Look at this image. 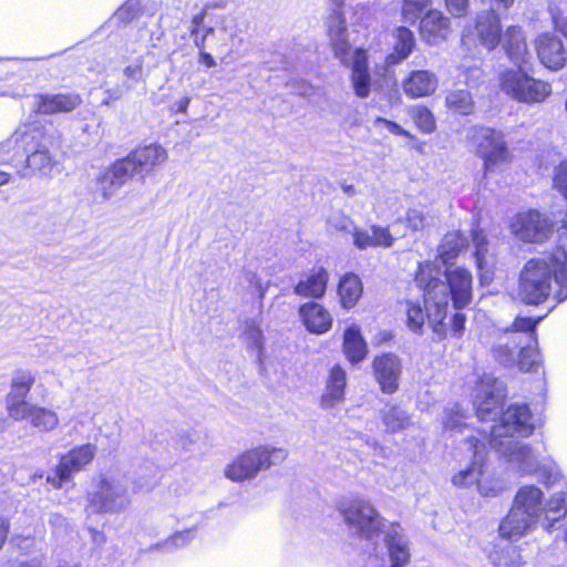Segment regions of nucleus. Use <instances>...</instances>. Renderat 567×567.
Instances as JSON below:
<instances>
[{"label":"nucleus","mask_w":567,"mask_h":567,"mask_svg":"<svg viewBox=\"0 0 567 567\" xmlns=\"http://www.w3.org/2000/svg\"><path fill=\"white\" fill-rule=\"evenodd\" d=\"M414 280L424 292L433 331L443 334L450 301L455 309H463L472 300L471 272L463 267L443 270L439 260L424 261L419 265Z\"/></svg>","instance_id":"nucleus-1"},{"label":"nucleus","mask_w":567,"mask_h":567,"mask_svg":"<svg viewBox=\"0 0 567 567\" xmlns=\"http://www.w3.org/2000/svg\"><path fill=\"white\" fill-rule=\"evenodd\" d=\"M518 299L540 305L553 298L567 299V250L558 248L547 256L528 260L519 274Z\"/></svg>","instance_id":"nucleus-2"},{"label":"nucleus","mask_w":567,"mask_h":567,"mask_svg":"<svg viewBox=\"0 0 567 567\" xmlns=\"http://www.w3.org/2000/svg\"><path fill=\"white\" fill-rule=\"evenodd\" d=\"M131 496L127 480L114 475L95 478L86 496V512L90 514H120L128 508Z\"/></svg>","instance_id":"nucleus-3"},{"label":"nucleus","mask_w":567,"mask_h":567,"mask_svg":"<svg viewBox=\"0 0 567 567\" xmlns=\"http://www.w3.org/2000/svg\"><path fill=\"white\" fill-rule=\"evenodd\" d=\"M288 457V450L272 445H259L240 453L224 470L231 482L254 480L259 472L281 464Z\"/></svg>","instance_id":"nucleus-4"},{"label":"nucleus","mask_w":567,"mask_h":567,"mask_svg":"<svg viewBox=\"0 0 567 567\" xmlns=\"http://www.w3.org/2000/svg\"><path fill=\"white\" fill-rule=\"evenodd\" d=\"M349 532L365 540H373L389 525L368 499L360 497L342 498L337 503Z\"/></svg>","instance_id":"nucleus-5"},{"label":"nucleus","mask_w":567,"mask_h":567,"mask_svg":"<svg viewBox=\"0 0 567 567\" xmlns=\"http://www.w3.org/2000/svg\"><path fill=\"white\" fill-rule=\"evenodd\" d=\"M498 86L504 94L525 104L543 103L551 94L548 82L530 76L523 66L501 70Z\"/></svg>","instance_id":"nucleus-6"},{"label":"nucleus","mask_w":567,"mask_h":567,"mask_svg":"<svg viewBox=\"0 0 567 567\" xmlns=\"http://www.w3.org/2000/svg\"><path fill=\"white\" fill-rule=\"evenodd\" d=\"M472 144L483 159L484 175L502 171L512 161L503 133L489 127H477L472 131Z\"/></svg>","instance_id":"nucleus-7"},{"label":"nucleus","mask_w":567,"mask_h":567,"mask_svg":"<svg viewBox=\"0 0 567 567\" xmlns=\"http://www.w3.org/2000/svg\"><path fill=\"white\" fill-rule=\"evenodd\" d=\"M534 430V417L528 405L512 404L501 413L497 423L491 426L487 443L492 445L516 436L527 437Z\"/></svg>","instance_id":"nucleus-8"},{"label":"nucleus","mask_w":567,"mask_h":567,"mask_svg":"<svg viewBox=\"0 0 567 567\" xmlns=\"http://www.w3.org/2000/svg\"><path fill=\"white\" fill-rule=\"evenodd\" d=\"M462 450L468 454L471 464L457 472L452 477V483L457 487H470L477 485L487 472V433L485 430H477L467 435L462 444Z\"/></svg>","instance_id":"nucleus-9"},{"label":"nucleus","mask_w":567,"mask_h":567,"mask_svg":"<svg viewBox=\"0 0 567 567\" xmlns=\"http://www.w3.org/2000/svg\"><path fill=\"white\" fill-rule=\"evenodd\" d=\"M491 447H493L506 463L523 475L537 473L539 464L543 461L539 458L536 449L517 439H508L506 442L492 444Z\"/></svg>","instance_id":"nucleus-10"},{"label":"nucleus","mask_w":567,"mask_h":567,"mask_svg":"<svg viewBox=\"0 0 567 567\" xmlns=\"http://www.w3.org/2000/svg\"><path fill=\"white\" fill-rule=\"evenodd\" d=\"M96 446L92 443L74 446L60 457L54 473L47 481L55 488H61L75 473L84 470L95 457Z\"/></svg>","instance_id":"nucleus-11"},{"label":"nucleus","mask_w":567,"mask_h":567,"mask_svg":"<svg viewBox=\"0 0 567 567\" xmlns=\"http://www.w3.org/2000/svg\"><path fill=\"white\" fill-rule=\"evenodd\" d=\"M551 223L536 209L517 213L509 223L511 233L524 243H543L551 234Z\"/></svg>","instance_id":"nucleus-12"},{"label":"nucleus","mask_w":567,"mask_h":567,"mask_svg":"<svg viewBox=\"0 0 567 567\" xmlns=\"http://www.w3.org/2000/svg\"><path fill=\"white\" fill-rule=\"evenodd\" d=\"M504 384L491 374H484L476 388L474 406L481 421H495L502 411Z\"/></svg>","instance_id":"nucleus-13"},{"label":"nucleus","mask_w":567,"mask_h":567,"mask_svg":"<svg viewBox=\"0 0 567 567\" xmlns=\"http://www.w3.org/2000/svg\"><path fill=\"white\" fill-rule=\"evenodd\" d=\"M382 533L384 534L383 543L388 551L390 565L389 567H405L410 561V545L402 527L399 524H389ZM368 567H388L384 558L379 559L371 556L367 563Z\"/></svg>","instance_id":"nucleus-14"},{"label":"nucleus","mask_w":567,"mask_h":567,"mask_svg":"<svg viewBox=\"0 0 567 567\" xmlns=\"http://www.w3.org/2000/svg\"><path fill=\"white\" fill-rule=\"evenodd\" d=\"M324 29L333 56L342 65H348L357 56V52L360 49H354L349 41L346 19H341L336 14L326 17Z\"/></svg>","instance_id":"nucleus-15"},{"label":"nucleus","mask_w":567,"mask_h":567,"mask_svg":"<svg viewBox=\"0 0 567 567\" xmlns=\"http://www.w3.org/2000/svg\"><path fill=\"white\" fill-rule=\"evenodd\" d=\"M35 382L34 374L29 370H17L10 381V390L6 395V411L10 419L22 410H25L31 402L28 395Z\"/></svg>","instance_id":"nucleus-16"},{"label":"nucleus","mask_w":567,"mask_h":567,"mask_svg":"<svg viewBox=\"0 0 567 567\" xmlns=\"http://www.w3.org/2000/svg\"><path fill=\"white\" fill-rule=\"evenodd\" d=\"M420 35L430 45L445 42L452 33L451 18L439 9H430L420 17Z\"/></svg>","instance_id":"nucleus-17"},{"label":"nucleus","mask_w":567,"mask_h":567,"mask_svg":"<svg viewBox=\"0 0 567 567\" xmlns=\"http://www.w3.org/2000/svg\"><path fill=\"white\" fill-rule=\"evenodd\" d=\"M21 143L29 153L27 156L28 167L35 173L47 174L53 165L48 150V137L40 132H32L24 134Z\"/></svg>","instance_id":"nucleus-18"},{"label":"nucleus","mask_w":567,"mask_h":567,"mask_svg":"<svg viewBox=\"0 0 567 567\" xmlns=\"http://www.w3.org/2000/svg\"><path fill=\"white\" fill-rule=\"evenodd\" d=\"M535 48L538 60L548 70H561L567 61L564 44L560 39L543 33L535 40Z\"/></svg>","instance_id":"nucleus-19"},{"label":"nucleus","mask_w":567,"mask_h":567,"mask_svg":"<svg viewBox=\"0 0 567 567\" xmlns=\"http://www.w3.org/2000/svg\"><path fill=\"white\" fill-rule=\"evenodd\" d=\"M472 240L475 248L474 257L482 285H488L494 277L496 266V252L486 236L481 230L472 231Z\"/></svg>","instance_id":"nucleus-20"},{"label":"nucleus","mask_w":567,"mask_h":567,"mask_svg":"<svg viewBox=\"0 0 567 567\" xmlns=\"http://www.w3.org/2000/svg\"><path fill=\"white\" fill-rule=\"evenodd\" d=\"M373 371L383 392L393 393L398 390L402 364L395 354L384 353L374 358Z\"/></svg>","instance_id":"nucleus-21"},{"label":"nucleus","mask_w":567,"mask_h":567,"mask_svg":"<svg viewBox=\"0 0 567 567\" xmlns=\"http://www.w3.org/2000/svg\"><path fill=\"white\" fill-rule=\"evenodd\" d=\"M499 44L508 60L515 66H524L528 63L529 51L526 42V34L522 27H507L501 37Z\"/></svg>","instance_id":"nucleus-22"},{"label":"nucleus","mask_w":567,"mask_h":567,"mask_svg":"<svg viewBox=\"0 0 567 567\" xmlns=\"http://www.w3.org/2000/svg\"><path fill=\"white\" fill-rule=\"evenodd\" d=\"M298 313L306 330L312 334H324L332 328V315L319 302L308 301L302 303Z\"/></svg>","instance_id":"nucleus-23"},{"label":"nucleus","mask_w":567,"mask_h":567,"mask_svg":"<svg viewBox=\"0 0 567 567\" xmlns=\"http://www.w3.org/2000/svg\"><path fill=\"white\" fill-rule=\"evenodd\" d=\"M475 32L480 43L493 51L501 42L503 34L501 19L494 9L482 11L475 19Z\"/></svg>","instance_id":"nucleus-24"},{"label":"nucleus","mask_w":567,"mask_h":567,"mask_svg":"<svg viewBox=\"0 0 567 567\" xmlns=\"http://www.w3.org/2000/svg\"><path fill=\"white\" fill-rule=\"evenodd\" d=\"M437 86V75L429 70H414L402 81L403 92L411 99L431 96Z\"/></svg>","instance_id":"nucleus-25"},{"label":"nucleus","mask_w":567,"mask_h":567,"mask_svg":"<svg viewBox=\"0 0 567 567\" xmlns=\"http://www.w3.org/2000/svg\"><path fill=\"white\" fill-rule=\"evenodd\" d=\"M513 506L538 523L544 512V493L536 485H524L517 491Z\"/></svg>","instance_id":"nucleus-26"},{"label":"nucleus","mask_w":567,"mask_h":567,"mask_svg":"<svg viewBox=\"0 0 567 567\" xmlns=\"http://www.w3.org/2000/svg\"><path fill=\"white\" fill-rule=\"evenodd\" d=\"M526 516L524 512L512 506L509 513L499 524V535L509 540H518L527 535L535 528L537 523Z\"/></svg>","instance_id":"nucleus-27"},{"label":"nucleus","mask_w":567,"mask_h":567,"mask_svg":"<svg viewBox=\"0 0 567 567\" xmlns=\"http://www.w3.org/2000/svg\"><path fill=\"white\" fill-rule=\"evenodd\" d=\"M80 103L81 99L76 94L35 95L32 100V106L35 112L42 114L71 112Z\"/></svg>","instance_id":"nucleus-28"},{"label":"nucleus","mask_w":567,"mask_h":567,"mask_svg":"<svg viewBox=\"0 0 567 567\" xmlns=\"http://www.w3.org/2000/svg\"><path fill=\"white\" fill-rule=\"evenodd\" d=\"M12 420H28L30 424L40 432H51L56 429L60 423L56 412L33 403L14 415Z\"/></svg>","instance_id":"nucleus-29"},{"label":"nucleus","mask_w":567,"mask_h":567,"mask_svg":"<svg viewBox=\"0 0 567 567\" xmlns=\"http://www.w3.org/2000/svg\"><path fill=\"white\" fill-rule=\"evenodd\" d=\"M329 274L323 267L313 268L295 286V293L303 298L320 299L324 296Z\"/></svg>","instance_id":"nucleus-30"},{"label":"nucleus","mask_w":567,"mask_h":567,"mask_svg":"<svg viewBox=\"0 0 567 567\" xmlns=\"http://www.w3.org/2000/svg\"><path fill=\"white\" fill-rule=\"evenodd\" d=\"M131 158L137 168V174L147 175L156 166L166 162L168 155L164 147L157 144H151L138 148L131 154Z\"/></svg>","instance_id":"nucleus-31"},{"label":"nucleus","mask_w":567,"mask_h":567,"mask_svg":"<svg viewBox=\"0 0 567 567\" xmlns=\"http://www.w3.org/2000/svg\"><path fill=\"white\" fill-rule=\"evenodd\" d=\"M347 385V373L340 365H334L329 372L326 383V391L321 398V405L331 409L344 400Z\"/></svg>","instance_id":"nucleus-32"},{"label":"nucleus","mask_w":567,"mask_h":567,"mask_svg":"<svg viewBox=\"0 0 567 567\" xmlns=\"http://www.w3.org/2000/svg\"><path fill=\"white\" fill-rule=\"evenodd\" d=\"M351 68V82L357 96L364 99L370 94L371 75L365 50H359L357 56L347 65Z\"/></svg>","instance_id":"nucleus-33"},{"label":"nucleus","mask_w":567,"mask_h":567,"mask_svg":"<svg viewBox=\"0 0 567 567\" xmlns=\"http://www.w3.org/2000/svg\"><path fill=\"white\" fill-rule=\"evenodd\" d=\"M393 51L385 58L389 66L396 65L409 58L415 47L413 32L406 27H398L393 31Z\"/></svg>","instance_id":"nucleus-34"},{"label":"nucleus","mask_w":567,"mask_h":567,"mask_svg":"<svg viewBox=\"0 0 567 567\" xmlns=\"http://www.w3.org/2000/svg\"><path fill=\"white\" fill-rule=\"evenodd\" d=\"M343 352L352 364H357L365 359L368 347L359 326L351 324L346 329L343 334Z\"/></svg>","instance_id":"nucleus-35"},{"label":"nucleus","mask_w":567,"mask_h":567,"mask_svg":"<svg viewBox=\"0 0 567 567\" xmlns=\"http://www.w3.org/2000/svg\"><path fill=\"white\" fill-rule=\"evenodd\" d=\"M233 34L220 23L215 27L204 29L202 37H196L195 45L198 50L209 47L217 51H224L230 44Z\"/></svg>","instance_id":"nucleus-36"},{"label":"nucleus","mask_w":567,"mask_h":567,"mask_svg":"<svg viewBox=\"0 0 567 567\" xmlns=\"http://www.w3.org/2000/svg\"><path fill=\"white\" fill-rule=\"evenodd\" d=\"M404 223L405 227L412 231H422L435 224V217L425 207H412L406 210L404 219H398L392 224V228L395 234L399 231L395 229L400 224Z\"/></svg>","instance_id":"nucleus-37"},{"label":"nucleus","mask_w":567,"mask_h":567,"mask_svg":"<svg viewBox=\"0 0 567 567\" xmlns=\"http://www.w3.org/2000/svg\"><path fill=\"white\" fill-rule=\"evenodd\" d=\"M362 291V282L357 275H344L338 286L341 307L344 309L353 308L361 298Z\"/></svg>","instance_id":"nucleus-38"},{"label":"nucleus","mask_w":567,"mask_h":567,"mask_svg":"<svg viewBox=\"0 0 567 567\" xmlns=\"http://www.w3.org/2000/svg\"><path fill=\"white\" fill-rule=\"evenodd\" d=\"M567 514V491L557 489L548 501L544 503L543 517L547 524V530L554 527V524Z\"/></svg>","instance_id":"nucleus-39"},{"label":"nucleus","mask_w":567,"mask_h":567,"mask_svg":"<svg viewBox=\"0 0 567 567\" xmlns=\"http://www.w3.org/2000/svg\"><path fill=\"white\" fill-rule=\"evenodd\" d=\"M123 74L125 81L122 84V87L118 90H109L107 100L104 102L109 104V100H118L124 92H127L133 89L134 84L143 81L144 72H143V61L141 58L136 59L132 64L127 65L123 70Z\"/></svg>","instance_id":"nucleus-40"},{"label":"nucleus","mask_w":567,"mask_h":567,"mask_svg":"<svg viewBox=\"0 0 567 567\" xmlns=\"http://www.w3.org/2000/svg\"><path fill=\"white\" fill-rule=\"evenodd\" d=\"M382 423L386 432L396 433L409 427L412 422L405 410L398 405H388L382 412Z\"/></svg>","instance_id":"nucleus-41"},{"label":"nucleus","mask_w":567,"mask_h":567,"mask_svg":"<svg viewBox=\"0 0 567 567\" xmlns=\"http://www.w3.org/2000/svg\"><path fill=\"white\" fill-rule=\"evenodd\" d=\"M466 244L467 239L460 231L447 233L439 247V260L443 265H447L456 258Z\"/></svg>","instance_id":"nucleus-42"},{"label":"nucleus","mask_w":567,"mask_h":567,"mask_svg":"<svg viewBox=\"0 0 567 567\" xmlns=\"http://www.w3.org/2000/svg\"><path fill=\"white\" fill-rule=\"evenodd\" d=\"M540 474L542 483L547 489L558 488L567 491V483L559 466L550 458H544L537 471Z\"/></svg>","instance_id":"nucleus-43"},{"label":"nucleus","mask_w":567,"mask_h":567,"mask_svg":"<svg viewBox=\"0 0 567 567\" xmlns=\"http://www.w3.org/2000/svg\"><path fill=\"white\" fill-rule=\"evenodd\" d=\"M446 107L457 114L468 115L474 110V102L471 93L466 90H454L446 94Z\"/></svg>","instance_id":"nucleus-44"},{"label":"nucleus","mask_w":567,"mask_h":567,"mask_svg":"<svg viewBox=\"0 0 567 567\" xmlns=\"http://www.w3.org/2000/svg\"><path fill=\"white\" fill-rule=\"evenodd\" d=\"M491 560L495 567H524L519 551L512 545L496 548Z\"/></svg>","instance_id":"nucleus-45"},{"label":"nucleus","mask_w":567,"mask_h":567,"mask_svg":"<svg viewBox=\"0 0 567 567\" xmlns=\"http://www.w3.org/2000/svg\"><path fill=\"white\" fill-rule=\"evenodd\" d=\"M424 303H426L425 300ZM404 311L406 313V326L409 327L410 330L419 332L422 329L426 319L429 321V324L433 328V324L431 323L430 318L427 316V305H425L424 311L419 302L406 301L404 303Z\"/></svg>","instance_id":"nucleus-46"},{"label":"nucleus","mask_w":567,"mask_h":567,"mask_svg":"<svg viewBox=\"0 0 567 567\" xmlns=\"http://www.w3.org/2000/svg\"><path fill=\"white\" fill-rule=\"evenodd\" d=\"M432 0H403L401 6L402 20L410 24H415Z\"/></svg>","instance_id":"nucleus-47"},{"label":"nucleus","mask_w":567,"mask_h":567,"mask_svg":"<svg viewBox=\"0 0 567 567\" xmlns=\"http://www.w3.org/2000/svg\"><path fill=\"white\" fill-rule=\"evenodd\" d=\"M241 337L246 347L255 351L260 359L264 350V336L259 326L252 321L246 322Z\"/></svg>","instance_id":"nucleus-48"},{"label":"nucleus","mask_w":567,"mask_h":567,"mask_svg":"<svg viewBox=\"0 0 567 567\" xmlns=\"http://www.w3.org/2000/svg\"><path fill=\"white\" fill-rule=\"evenodd\" d=\"M122 184L112 177V174L106 168L96 178V194L104 200L110 199L120 188Z\"/></svg>","instance_id":"nucleus-49"},{"label":"nucleus","mask_w":567,"mask_h":567,"mask_svg":"<svg viewBox=\"0 0 567 567\" xmlns=\"http://www.w3.org/2000/svg\"><path fill=\"white\" fill-rule=\"evenodd\" d=\"M468 415H465L458 404L444 411L443 425L446 430L462 432L467 425Z\"/></svg>","instance_id":"nucleus-50"},{"label":"nucleus","mask_w":567,"mask_h":567,"mask_svg":"<svg viewBox=\"0 0 567 567\" xmlns=\"http://www.w3.org/2000/svg\"><path fill=\"white\" fill-rule=\"evenodd\" d=\"M107 169L112 174V177L117 179L122 186L130 177H132L134 174H137V168L135 163H133L131 155L123 159L116 161Z\"/></svg>","instance_id":"nucleus-51"},{"label":"nucleus","mask_w":567,"mask_h":567,"mask_svg":"<svg viewBox=\"0 0 567 567\" xmlns=\"http://www.w3.org/2000/svg\"><path fill=\"white\" fill-rule=\"evenodd\" d=\"M410 114L421 132L429 134L435 130L434 116L427 107L414 106Z\"/></svg>","instance_id":"nucleus-52"},{"label":"nucleus","mask_w":567,"mask_h":567,"mask_svg":"<svg viewBox=\"0 0 567 567\" xmlns=\"http://www.w3.org/2000/svg\"><path fill=\"white\" fill-rule=\"evenodd\" d=\"M539 364L538 353L532 346L519 349L518 367L522 371H534Z\"/></svg>","instance_id":"nucleus-53"},{"label":"nucleus","mask_w":567,"mask_h":567,"mask_svg":"<svg viewBox=\"0 0 567 567\" xmlns=\"http://www.w3.org/2000/svg\"><path fill=\"white\" fill-rule=\"evenodd\" d=\"M540 320L542 318L534 320L528 317H517L513 323V330L511 331V333L525 332L526 338L529 341H536L535 329ZM506 334H509V331H506Z\"/></svg>","instance_id":"nucleus-54"},{"label":"nucleus","mask_w":567,"mask_h":567,"mask_svg":"<svg viewBox=\"0 0 567 567\" xmlns=\"http://www.w3.org/2000/svg\"><path fill=\"white\" fill-rule=\"evenodd\" d=\"M477 488L482 496L494 497L505 489V485L498 478L488 477L485 474L480 481Z\"/></svg>","instance_id":"nucleus-55"},{"label":"nucleus","mask_w":567,"mask_h":567,"mask_svg":"<svg viewBox=\"0 0 567 567\" xmlns=\"http://www.w3.org/2000/svg\"><path fill=\"white\" fill-rule=\"evenodd\" d=\"M195 535H196L195 528H189V529H185L182 532H177L173 536L167 538L162 544V547L165 549H175L178 547L186 546L194 539Z\"/></svg>","instance_id":"nucleus-56"},{"label":"nucleus","mask_w":567,"mask_h":567,"mask_svg":"<svg viewBox=\"0 0 567 567\" xmlns=\"http://www.w3.org/2000/svg\"><path fill=\"white\" fill-rule=\"evenodd\" d=\"M351 22L354 25L365 24L371 18V6L369 2H357L350 6Z\"/></svg>","instance_id":"nucleus-57"},{"label":"nucleus","mask_w":567,"mask_h":567,"mask_svg":"<svg viewBox=\"0 0 567 567\" xmlns=\"http://www.w3.org/2000/svg\"><path fill=\"white\" fill-rule=\"evenodd\" d=\"M328 224L332 229L344 234H352L355 228V225L351 218L342 213H333L329 217Z\"/></svg>","instance_id":"nucleus-58"},{"label":"nucleus","mask_w":567,"mask_h":567,"mask_svg":"<svg viewBox=\"0 0 567 567\" xmlns=\"http://www.w3.org/2000/svg\"><path fill=\"white\" fill-rule=\"evenodd\" d=\"M371 233L373 235L374 247L389 248L394 243V237L390 229L381 226H372Z\"/></svg>","instance_id":"nucleus-59"},{"label":"nucleus","mask_w":567,"mask_h":567,"mask_svg":"<svg viewBox=\"0 0 567 567\" xmlns=\"http://www.w3.org/2000/svg\"><path fill=\"white\" fill-rule=\"evenodd\" d=\"M353 245L358 249H367L369 247H374L373 235L370 229H360L355 226L352 231Z\"/></svg>","instance_id":"nucleus-60"},{"label":"nucleus","mask_w":567,"mask_h":567,"mask_svg":"<svg viewBox=\"0 0 567 567\" xmlns=\"http://www.w3.org/2000/svg\"><path fill=\"white\" fill-rule=\"evenodd\" d=\"M461 73L467 86L477 85L483 79V70L477 65H461Z\"/></svg>","instance_id":"nucleus-61"},{"label":"nucleus","mask_w":567,"mask_h":567,"mask_svg":"<svg viewBox=\"0 0 567 567\" xmlns=\"http://www.w3.org/2000/svg\"><path fill=\"white\" fill-rule=\"evenodd\" d=\"M241 277H243L244 284L247 285V289L251 293H258L260 297H262V295L265 292V287L261 282V280L256 275V272L245 269V270H243Z\"/></svg>","instance_id":"nucleus-62"},{"label":"nucleus","mask_w":567,"mask_h":567,"mask_svg":"<svg viewBox=\"0 0 567 567\" xmlns=\"http://www.w3.org/2000/svg\"><path fill=\"white\" fill-rule=\"evenodd\" d=\"M517 349V344L509 347L507 343L498 344L494 348L495 358L504 365H509L515 360V351Z\"/></svg>","instance_id":"nucleus-63"},{"label":"nucleus","mask_w":567,"mask_h":567,"mask_svg":"<svg viewBox=\"0 0 567 567\" xmlns=\"http://www.w3.org/2000/svg\"><path fill=\"white\" fill-rule=\"evenodd\" d=\"M554 186L567 199V161L561 162L556 168Z\"/></svg>","instance_id":"nucleus-64"}]
</instances>
